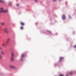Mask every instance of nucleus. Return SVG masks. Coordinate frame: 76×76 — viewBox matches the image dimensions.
<instances>
[{"label": "nucleus", "instance_id": "obj_1", "mask_svg": "<svg viewBox=\"0 0 76 76\" xmlns=\"http://www.w3.org/2000/svg\"><path fill=\"white\" fill-rule=\"evenodd\" d=\"M7 12V10H4V8H0V13H6Z\"/></svg>", "mask_w": 76, "mask_h": 76}, {"label": "nucleus", "instance_id": "obj_2", "mask_svg": "<svg viewBox=\"0 0 76 76\" xmlns=\"http://www.w3.org/2000/svg\"><path fill=\"white\" fill-rule=\"evenodd\" d=\"M4 31L6 33V34H9V31H7V28H5L3 29Z\"/></svg>", "mask_w": 76, "mask_h": 76}, {"label": "nucleus", "instance_id": "obj_3", "mask_svg": "<svg viewBox=\"0 0 76 76\" xmlns=\"http://www.w3.org/2000/svg\"><path fill=\"white\" fill-rule=\"evenodd\" d=\"M10 40V39L9 38L7 39V41L6 43V44L7 45V44H9V41Z\"/></svg>", "mask_w": 76, "mask_h": 76}, {"label": "nucleus", "instance_id": "obj_4", "mask_svg": "<svg viewBox=\"0 0 76 76\" xmlns=\"http://www.w3.org/2000/svg\"><path fill=\"white\" fill-rule=\"evenodd\" d=\"M9 67L10 68H12V69H14L15 68V66L12 65H9Z\"/></svg>", "mask_w": 76, "mask_h": 76}, {"label": "nucleus", "instance_id": "obj_5", "mask_svg": "<svg viewBox=\"0 0 76 76\" xmlns=\"http://www.w3.org/2000/svg\"><path fill=\"white\" fill-rule=\"evenodd\" d=\"M62 18L63 19H66V16H65V15H62Z\"/></svg>", "mask_w": 76, "mask_h": 76}, {"label": "nucleus", "instance_id": "obj_6", "mask_svg": "<svg viewBox=\"0 0 76 76\" xmlns=\"http://www.w3.org/2000/svg\"><path fill=\"white\" fill-rule=\"evenodd\" d=\"M20 24L21 25H22V26H23V25H25V23L23 22H20Z\"/></svg>", "mask_w": 76, "mask_h": 76}, {"label": "nucleus", "instance_id": "obj_7", "mask_svg": "<svg viewBox=\"0 0 76 76\" xmlns=\"http://www.w3.org/2000/svg\"><path fill=\"white\" fill-rule=\"evenodd\" d=\"M1 54H2L3 55H4L5 54V52L3 51H1Z\"/></svg>", "mask_w": 76, "mask_h": 76}, {"label": "nucleus", "instance_id": "obj_8", "mask_svg": "<svg viewBox=\"0 0 76 76\" xmlns=\"http://www.w3.org/2000/svg\"><path fill=\"white\" fill-rule=\"evenodd\" d=\"M63 59H64L63 57H60V59H59V61H61V60H63Z\"/></svg>", "mask_w": 76, "mask_h": 76}, {"label": "nucleus", "instance_id": "obj_9", "mask_svg": "<svg viewBox=\"0 0 76 76\" xmlns=\"http://www.w3.org/2000/svg\"><path fill=\"white\" fill-rule=\"evenodd\" d=\"M1 25H2V26H4V25H5V23L4 22H2L1 23Z\"/></svg>", "mask_w": 76, "mask_h": 76}, {"label": "nucleus", "instance_id": "obj_10", "mask_svg": "<svg viewBox=\"0 0 76 76\" xmlns=\"http://www.w3.org/2000/svg\"><path fill=\"white\" fill-rule=\"evenodd\" d=\"M0 3H4V1L3 0H0Z\"/></svg>", "mask_w": 76, "mask_h": 76}, {"label": "nucleus", "instance_id": "obj_11", "mask_svg": "<svg viewBox=\"0 0 76 76\" xmlns=\"http://www.w3.org/2000/svg\"><path fill=\"white\" fill-rule=\"evenodd\" d=\"M14 56V53H11V56L12 57H13Z\"/></svg>", "mask_w": 76, "mask_h": 76}, {"label": "nucleus", "instance_id": "obj_12", "mask_svg": "<svg viewBox=\"0 0 76 76\" xmlns=\"http://www.w3.org/2000/svg\"><path fill=\"white\" fill-rule=\"evenodd\" d=\"M2 58V56H1V55L0 54V60H1Z\"/></svg>", "mask_w": 76, "mask_h": 76}, {"label": "nucleus", "instance_id": "obj_13", "mask_svg": "<svg viewBox=\"0 0 76 76\" xmlns=\"http://www.w3.org/2000/svg\"><path fill=\"white\" fill-rule=\"evenodd\" d=\"M13 59H14V58H13V57H12L11 59V61H13Z\"/></svg>", "mask_w": 76, "mask_h": 76}, {"label": "nucleus", "instance_id": "obj_14", "mask_svg": "<svg viewBox=\"0 0 76 76\" xmlns=\"http://www.w3.org/2000/svg\"><path fill=\"white\" fill-rule=\"evenodd\" d=\"M24 56V54H22L21 55V58H23V56Z\"/></svg>", "mask_w": 76, "mask_h": 76}, {"label": "nucleus", "instance_id": "obj_15", "mask_svg": "<svg viewBox=\"0 0 76 76\" xmlns=\"http://www.w3.org/2000/svg\"><path fill=\"white\" fill-rule=\"evenodd\" d=\"M20 29H23V28L22 26L20 27Z\"/></svg>", "mask_w": 76, "mask_h": 76}, {"label": "nucleus", "instance_id": "obj_16", "mask_svg": "<svg viewBox=\"0 0 76 76\" xmlns=\"http://www.w3.org/2000/svg\"><path fill=\"white\" fill-rule=\"evenodd\" d=\"M5 45V44H4V43H3L2 44V45L3 47H4V46Z\"/></svg>", "mask_w": 76, "mask_h": 76}, {"label": "nucleus", "instance_id": "obj_17", "mask_svg": "<svg viewBox=\"0 0 76 76\" xmlns=\"http://www.w3.org/2000/svg\"><path fill=\"white\" fill-rule=\"evenodd\" d=\"M64 75L63 74H60L59 75V76H64Z\"/></svg>", "mask_w": 76, "mask_h": 76}, {"label": "nucleus", "instance_id": "obj_18", "mask_svg": "<svg viewBox=\"0 0 76 76\" xmlns=\"http://www.w3.org/2000/svg\"><path fill=\"white\" fill-rule=\"evenodd\" d=\"M20 60H21V61H22V60H23V59L22 58H21Z\"/></svg>", "mask_w": 76, "mask_h": 76}, {"label": "nucleus", "instance_id": "obj_19", "mask_svg": "<svg viewBox=\"0 0 76 76\" xmlns=\"http://www.w3.org/2000/svg\"><path fill=\"white\" fill-rule=\"evenodd\" d=\"M72 74V72H70V75H71V74Z\"/></svg>", "mask_w": 76, "mask_h": 76}, {"label": "nucleus", "instance_id": "obj_20", "mask_svg": "<svg viewBox=\"0 0 76 76\" xmlns=\"http://www.w3.org/2000/svg\"><path fill=\"white\" fill-rule=\"evenodd\" d=\"M35 2H37L38 0H35Z\"/></svg>", "mask_w": 76, "mask_h": 76}, {"label": "nucleus", "instance_id": "obj_21", "mask_svg": "<svg viewBox=\"0 0 76 76\" xmlns=\"http://www.w3.org/2000/svg\"><path fill=\"white\" fill-rule=\"evenodd\" d=\"M19 4H17V6H19Z\"/></svg>", "mask_w": 76, "mask_h": 76}, {"label": "nucleus", "instance_id": "obj_22", "mask_svg": "<svg viewBox=\"0 0 76 76\" xmlns=\"http://www.w3.org/2000/svg\"><path fill=\"white\" fill-rule=\"evenodd\" d=\"M56 0H53V1H56Z\"/></svg>", "mask_w": 76, "mask_h": 76}, {"label": "nucleus", "instance_id": "obj_23", "mask_svg": "<svg viewBox=\"0 0 76 76\" xmlns=\"http://www.w3.org/2000/svg\"><path fill=\"white\" fill-rule=\"evenodd\" d=\"M68 17H69V18H70V16H68Z\"/></svg>", "mask_w": 76, "mask_h": 76}, {"label": "nucleus", "instance_id": "obj_24", "mask_svg": "<svg viewBox=\"0 0 76 76\" xmlns=\"http://www.w3.org/2000/svg\"><path fill=\"white\" fill-rule=\"evenodd\" d=\"M2 48L1 47H0V50H1Z\"/></svg>", "mask_w": 76, "mask_h": 76}, {"label": "nucleus", "instance_id": "obj_25", "mask_svg": "<svg viewBox=\"0 0 76 76\" xmlns=\"http://www.w3.org/2000/svg\"><path fill=\"white\" fill-rule=\"evenodd\" d=\"M66 76H68V75H66Z\"/></svg>", "mask_w": 76, "mask_h": 76}]
</instances>
